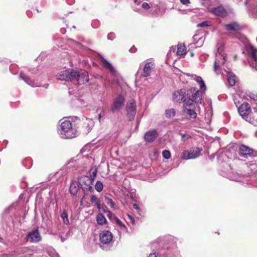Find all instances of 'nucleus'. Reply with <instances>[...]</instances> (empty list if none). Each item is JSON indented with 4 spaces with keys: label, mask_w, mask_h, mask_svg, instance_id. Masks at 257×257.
<instances>
[{
    "label": "nucleus",
    "mask_w": 257,
    "mask_h": 257,
    "mask_svg": "<svg viewBox=\"0 0 257 257\" xmlns=\"http://www.w3.org/2000/svg\"><path fill=\"white\" fill-rule=\"evenodd\" d=\"M145 162V164H143V165L144 166H145V167H146L145 165H147L148 166V164L150 165V162L146 161V162Z\"/></svg>",
    "instance_id": "nucleus-58"
},
{
    "label": "nucleus",
    "mask_w": 257,
    "mask_h": 257,
    "mask_svg": "<svg viewBox=\"0 0 257 257\" xmlns=\"http://www.w3.org/2000/svg\"><path fill=\"white\" fill-rule=\"evenodd\" d=\"M192 77L194 79L196 80L197 83L199 85L200 89L202 90V91H205L206 90V87L204 81L203 80L202 78L200 76H198L196 75H192Z\"/></svg>",
    "instance_id": "nucleus-29"
},
{
    "label": "nucleus",
    "mask_w": 257,
    "mask_h": 257,
    "mask_svg": "<svg viewBox=\"0 0 257 257\" xmlns=\"http://www.w3.org/2000/svg\"><path fill=\"white\" fill-rule=\"evenodd\" d=\"M79 160H93L94 159L93 158L92 154L90 153V150H87V147H84L82 148L80 153L77 155L76 158L73 161H78Z\"/></svg>",
    "instance_id": "nucleus-17"
},
{
    "label": "nucleus",
    "mask_w": 257,
    "mask_h": 257,
    "mask_svg": "<svg viewBox=\"0 0 257 257\" xmlns=\"http://www.w3.org/2000/svg\"><path fill=\"white\" fill-rule=\"evenodd\" d=\"M126 162L127 163V164L126 165L125 169L126 170H133L134 169L130 166V164L129 163H130L131 162ZM131 162L133 163V162Z\"/></svg>",
    "instance_id": "nucleus-53"
},
{
    "label": "nucleus",
    "mask_w": 257,
    "mask_h": 257,
    "mask_svg": "<svg viewBox=\"0 0 257 257\" xmlns=\"http://www.w3.org/2000/svg\"><path fill=\"white\" fill-rule=\"evenodd\" d=\"M114 219L115 220V222L116 224L120 227L122 225H123L122 222L119 220L118 218H117L116 216H114Z\"/></svg>",
    "instance_id": "nucleus-45"
},
{
    "label": "nucleus",
    "mask_w": 257,
    "mask_h": 257,
    "mask_svg": "<svg viewBox=\"0 0 257 257\" xmlns=\"http://www.w3.org/2000/svg\"><path fill=\"white\" fill-rule=\"evenodd\" d=\"M97 223L100 225H102L106 222V219L102 213H99L96 217Z\"/></svg>",
    "instance_id": "nucleus-31"
},
{
    "label": "nucleus",
    "mask_w": 257,
    "mask_h": 257,
    "mask_svg": "<svg viewBox=\"0 0 257 257\" xmlns=\"http://www.w3.org/2000/svg\"><path fill=\"white\" fill-rule=\"evenodd\" d=\"M130 52L131 53H135L137 51V49L135 47H133L130 49Z\"/></svg>",
    "instance_id": "nucleus-57"
},
{
    "label": "nucleus",
    "mask_w": 257,
    "mask_h": 257,
    "mask_svg": "<svg viewBox=\"0 0 257 257\" xmlns=\"http://www.w3.org/2000/svg\"><path fill=\"white\" fill-rule=\"evenodd\" d=\"M80 186L78 184V182H77L76 181H72L70 184L69 191L70 194L74 196H76V195L78 192V190Z\"/></svg>",
    "instance_id": "nucleus-27"
},
{
    "label": "nucleus",
    "mask_w": 257,
    "mask_h": 257,
    "mask_svg": "<svg viewBox=\"0 0 257 257\" xmlns=\"http://www.w3.org/2000/svg\"><path fill=\"white\" fill-rule=\"evenodd\" d=\"M109 195H108V194L104 195L105 201L111 208H114L115 203L112 201V199L109 198Z\"/></svg>",
    "instance_id": "nucleus-35"
},
{
    "label": "nucleus",
    "mask_w": 257,
    "mask_h": 257,
    "mask_svg": "<svg viewBox=\"0 0 257 257\" xmlns=\"http://www.w3.org/2000/svg\"><path fill=\"white\" fill-rule=\"evenodd\" d=\"M226 54L223 52V47L220 46L217 49L216 58L214 63L213 69L218 74L221 72V66H224L226 61Z\"/></svg>",
    "instance_id": "nucleus-7"
},
{
    "label": "nucleus",
    "mask_w": 257,
    "mask_h": 257,
    "mask_svg": "<svg viewBox=\"0 0 257 257\" xmlns=\"http://www.w3.org/2000/svg\"><path fill=\"white\" fill-rule=\"evenodd\" d=\"M78 184L81 189L86 194L88 191L93 192L94 189L92 186L93 180L87 175H83L78 178Z\"/></svg>",
    "instance_id": "nucleus-8"
},
{
    "label": "nucleus",
    "mask_w": 257,
    "mask_h": 257,
    "mask_svg": "<svg viewBox=\"0 0 257 257\" xmlns=\"http://www.w3.org/2000/svg\"><path fill=\"white\" fill-rule=\"evenodd\" d=\"M256 4L255 6V7H256L255 10H256V12H257V0H256Z\"/></svg>",
    "instance_id": "nucleus-61"
},
{
    "label": "nucleus",
    "mask_w": 257,
    "mask_h": 257,
    "mask_svg": "<svg viewBox=\"0 0 257 257\" xmlns=\"http://www.w3.org/2000/svg\"><path fill=\"white\" fill-rule=\"evenodd\" d=\"M17 66L14 65V64H12L10 66V70L12 72V73L13 74H16L17 73V71H14L13 70V68H15V67H16Z\"/></svg>",
    "instance_id": "nucleus-48"
},
{
    "label": "nucleus",
    "mask_w": 257,
    "mask_h": 257,
    "mask_svg": "<svg viewBox=\"0 0 257 257\" xmlns=\"http://www.w3.org/2000/svg\"><path fill=\"white\" fill-rule=\"evenodd\" d=\"M128 217L130 219L131 222L133 224H134L135 223V219H134V217L130 215H128Z\"/></svg>",
    "instance_id": "nucleus-56"
},
{
    "label": "nucleus",
    "mask_w": 257,
    "mask_h": 257,
    "mask_svg": "<svg viewBox=\"0 0 257 257\" xmlns=\"http://www.w3.org/2000/svg\"><path fill=\"white\" fill-rule=\"evenodd\" d=\"M120 228L121 230L123 232H127V228L125 226L124 224H123V225H121V226H120Z\"/></svg>",
    "instance_id": "nucleus-49"
},
{
    "label": "nucleus",
    "mask_w": 257,
    "mask_h": 257,
    "mask_svg": "<svg viewBox=\"0 0 257 257\" xmlns=\"http://www.w3.org/2000/svg\"><path fill=\"white\" fill-rule=\"evenodd\" d=\"M133 208L135 209H136L138 213H140V212L141 211V209H140L139 205L138 204L135 203V204H133Z\"/></svg>",
    "instance_id": "nucleus-50"
},
{
    "label": "nucleus",
    "mask_w": 257,
    "mask_h": 257,
    "mask_svg": "<svg viewBox=\"0 0 257 257\" xmlns=\"http://www.w3.org/2000/svg\"><path fill=\"white\" fill-rule=\"evenodd\" d=\"M251 111L252 110L250 108L249 104L247 102L243 103L238 108V112L239 115L246 121Z\"/></svg>",
    "instance_id": "nucleus-15"
},
{
    "label": "nucleus",
    "mask_w": 257,
    "mask_h": 257,
    "mask_svg": "<svg viewBox=\"0 0 257 257\" xmlns=\"http://www.w3.org/2000/svg\"><path fill=\"white\" fill-rule=\"evenodd\" d=\"M178 134L181 136V141L182 142H185L191 138V136L189 135V134H184L182 133V131L179 130L178 133Z\"/></svg>",
    "instance_id": "nucleus-32"
},
{
    "label": "nucleus",
    "mask_w": 257,
    "mask_h": 257,
    "mask_svg": "<svg viewBox=\"0 0 257 257\" xmlns=\"http://www.w3.org/2000/svg\"><path fill=\"white\" fill-rule=\"evenodd\" d=\"M48 84H45V87L46 88H47L48 87Z\"/></svg>",
    "instance_id": "nucleus-63"
},
{
    "label": "nucleus",
    "mask_w": 257,
    "mask_h": 257,
    "mask_svg": "<svg viewBox=\"0 0 257 257\" xmlns=\"http://www.w3.org/2000/svg\"><path fill=\"white\" fill-rule=\"evenodd\" d=\"M91 173L90 174L89 177L91 178L93 181L94 180V178L96 177L97 174V170L96 168L91 169Z\"/></svg>",
    "instance_id": "nucleus-41"
},
{
    "label": "nucleus",
    "mask_w": 257,
    "mask_h": 257,
    "mask_svg": "<svg viewBox=\"0 0 257 257\" xmlns=\"http://www.w3.org/2000/svg\"><path fill=\"white\" fill-rule=\"evenodd\" d=\"M165 116L167 118L173 117L175 116V114H176L175 109H174V108H171V109H167L165 111Z\"/></svg>",
    "instance_id": "nucleus-33"
},
{
    "label": "nucleus",
    "mask_w": 257,
    "mask_h": 257,
    "mask_svg": "<svg viewBox=\"0 0 257 257\" xmlns=\"http://www.w3.org/2000/svg\"><path fill=\"white\" fill-rule=\"evenodd\" d=\"M254 126H257V108H253L246 120Z\"/></svg>",
    "instance_id": "nucleus-24"
},
{
    "label": "nucleus",
    "mask_w": 257,
    "mask_h": 257,
    "mask_svg": "<svg viewBox=\"0 0 257 257\" xmlns=\"http://www.w3.org/2000/svg\"><path fill=\"white\" fill-rule=\"evenodd\" d=\"M107 213H108L107 216L110 219H112V217L114 218V216H115L114 215H113L112 213L109 210H108V212H107Z\"/></svg>",
    "instance_id": "nucleus-52"
},
{
    "label": "nucleus",
    "mask_w": 257,
    "mask_h": 257,
    "mask_svg": "<svg viewBox=\"0 0 257 257\" xmlns=\"http://www.w3.org/2000/svg\"><path fill=\"white\" fill-rule=\"evenodd\" d=\"M56 78L60 80L70 81L75 84L81 85L89 81L88 73L84 70L67 69L59 72Z\"/></svg>",
    "instance_id": "nucleus-2"
},
{
    "label": "nucleus",
    "mask_w": 257,
    "mask_h": 257,
    "mask_svg": "<svg viewBox=\"0 0 257 257\" xmlns=\"http://www.w3.org/2000/svg\"><path fill=\"white\" fill-rule=\"evenodd\" d=\"M225 28L227 31L238 32L241 29V27L237 22H231L225 25Z\"/></svg>",
    "instance_id": "nucleus-26"
},
{
    "label": "nucleus",
    "mask_w": 257,
    "mask_h": 257,
    "mask_svg": "<svg viewBox=\"0 0 257 257\" xmlns=\"http://www.w3.org/2000/svg\"><path fill=\"white\" fill-rule=\"evenodd\" d=\"M212 12L215 15L221 17H224L227 15V12L226 10L222 6L214 8L212 10Z\"/></svg>",
    "instance_id": "nucleus-25"
},
{
    "label": "nucleus",
    "mask_w": 257,
    "mask_h": 257,
    "mask_svg": "<svg viewBox=\"0 0 257 257\" xmlns=\"http://www.w3.org/2000/svg\"><path fill=\"white\" fill-rule=\"evenodd\" d=\"M155 68V64L152 62H149L146 63L144 66L142 76L146 77L150 76L152 73V70Z\"/></svg>",
    "instance_id": "nucleus-21"
},
{
    "label": "nucleus",
    "mask_w": 257,
    "mask_h": 257,
    "mask_svg": "<svg viewBox=\"0 0 257 257\" xmlns=\"http://www.w3.org/2000/svg\"><path fill=\"white\" fill-rule=\"evenodd\" d=\"M205 91L198 90L195 87H192L187 90V101L186 105L191 107L194 105V102L201 104L202 94Z\"/></svg>",
    "instance_id": "nucleus-6"
},
{
    "label": "nucleus",
    "mask_w": 257,
    "mask_h": 257,
    "mask_svg": "<svg viewBox=\"0 0 257 257\" xmlns=\"http://www.w3.org/2000/svg\"><path fill=\"white\" fill-rule=\"evenodd\" d=\"M173 100L175 102H182L184 105H186L185 101H187V90L183 88L175 91L173 94Z\"/></svg>",
    "instance_id": "nucleus-13"
},
{
    "label": "nucleus",
    "mask_w": 257,
    "mask_h": 257,
    "mask_svg": "<svg viewBox=\"0 0 257 257\" xmlns=\"http://www.w3.org/2000/svg\"><path fill=\"white\" fill-rule=\"evenodd\" d=\"M247 51L252 59L251 61L249 62L250 66L252 68H255L257 70V49L252 46L249 45L247 47Z\"/></svg>",
    "instance_id": "nucleus-16"
},
{
    "label": "nucleus",
    "mask_w": 257,
    "mask_h": 257,
    "mask_svg": "<svg viewBox=\"0 0 257 257\" xmlns=\"http://www.w3.org/2000/svg\"><path fill=\"white\" fill-rule=\"evenodd\" d=\"M25 163V162H22V165H23L24 166H25H25H26V165H25V163Z\"/></svg>",
    "instance_id": "nucleus-62"
},
{
    "label": "nucleus",
    "mask_w": 257,
    "mask_h": 257,
    "mask_svg": "<svg viewBox=\"0 0 257 257\" xmlns=\"http://www.w3.org/2000/svg\"><path fill=\"white\" fill-rule=\"evenodd\" d=\"M19 78L23 80L27 84L32 87L39 86L33 80H32L27 75L25 74L23 72H21L19 75Z\"/></svg>",
    "instance_id": "nucleus-22"
},
{
    "label": "nucleus",
    "mask_w": 257,
    "mask_h": 257,
    "mask_svg": "<svg viewBox=\"0 0 257 257\" xmlns=\"http://www.w3.org/2000/svg\"><path fill=\"white\" fill-rule=\"evenodd\" d=\"M61 32H62L63 34H64V33H65V30H64V29H62V30H61Z\"/></svg>",
    "instance_id": "nucleus-60"
},
{
    "label": "nucleus",
    "mask_w": 257,
    "mask_h": 257,
    "mask_svg": "<svg viewBox=\"0 0 257 257\" xmlns=\"http://www.w3.org/2000/svg\"><path fill=\"white\" fill-rule=\"evenodd\" d=\"M177 54L178 55H184L186 53V50L185 46H182L181 45L178 46Z\"/></svg>",
    "instance_id": "nucleus-36"
},
{
    "label": "nucleus",
    "mask_w": 257,
    "mask_h": 257,
    "mask_svg": "<svg viewBox=\"0 0 257 257\" xmlns=\"http://www.w3.org/2000/svg\"><path fill=\"white\" fill-rule=\"evenodd\" d=\"M239 154L241 157L246 159L257 157V151L243 144L239 146Z\"/></svg>",
    "instance_id": "nucleus-10"
},
{
    "label": "nucleus",
    "mask_w": 257,
    "mask_h": 257,
    "mask_svg": "<svg viewBox=\"0 0 257 257\" xmlns=\"http://www.w3.org/2000/svg\"><path fill=\"white\" fill-rule=\"evenodd\" d=\"M171 235L158 238L155 242L159 245V251L151 253L148 257H175L176 251V241Z\"/></svg>",
    "instance_id": "nucleus-1"
},
{
    "label": "nucleus",
    "mask_w": 257,
    "mask_h": 257,
    "mask_svg": "<svg viewBox=\"0 0 257 257\" xmlns=\"http://www.w3.org/2000/svg\"><path fill=\"white\" fill-rule=\"evenodd\" d=\"M255 136L257 137V131L255 133Z\"/></svg>",
    "instance_id": "nucleus-64"
},
{
    "label": "nucleus",
    "mask_w": 257,
    "mask_h": 257,
    "mask_svg": "<svg viewBox=\"0 0 257 257\" xmlns=\"http://www.w3.org/2000/svg\"><path fill=\"white\" fill-rule=\"evenodd\" d=\"M180 2L183 5H187L190 3L189 0H180Z\"/></svg>",
    "instance_id": "nucleus-54"
},
{
    "label": "nucleus",
    "mask_w": 257,
    "mask_h": 257,
    "mask_svg": "<svg viewBox=\"0 0 257 257\" xmlns=\"http://www.w3.org/2000/svg\"><path fill=\"white\" fill-rule=\"evenodd\" d=\"M100 61L102 63V66L107 69L110 73L113 75L116 73V70L112 64H110L107 60L105 59L103 57H100Z\"/></svg>",
    "instance_id": "nucleus-23"
},
{
    "label": "nucleus",
    "mask_w": 257,
    "mask_h": 257,
    "mask_svg": "<svg viewBox=\"0 0 257 257\" xmlns=\"http://www.w3.org/2000/svg\"><path fill=\"white\" fill-rule=\"evenodd\" d=\"M223 69H225L224 68ZM224 70L227 72V80L229 85L231 86H234L237 81L236 76L233 73Z\"/></svg>",
    "instance_id": "nucleus-28"
},
{
    "label": "nucleus",
    "mask_w": 257,
    "mask_h": 257,
    "mask_svg": "<svg viewBox=\"0 0 257 257\" xmlns=\"http://www.w3.org/2000/svg\"><path fill=\"white\" fill-rule=\"evenodd\" d=\"M61 217L62 218L64 224L67 225L69 223L68 213L65 210H63V211L61 213Z\"/></svg>",
    "instance_id": "nucleus-34"
},
{
    "label": "nucleus",
    "mask_w": 257,
    "mask_h": 257,
    "mask_svg": "<svg viewBox=\"0 0 257 257\" xmlns=\"http://www.w3.org/2000/svg\"><path fill=\"white\" fill-rule=\"evenodd\" d=\"M247 95L251 99L257 101V92H249Z\"/></svg>",
    "instance_id": "nucleus-39"
},
{
    "label": "nucleus",
    "mask_w": 257,
    "mask_h": 257,
    "mask_svg": "<svg viewBox=\"0 0 257 257\" xmlns=\"http://www.w3.org/2000/svg\"><path fill=\"white\" fill-rule=\"evenodd\" d=\"M127 196L129 198L134 201H136L137 197L135 189H131L127 193Z\"/></svg>",
    "instance_id": "nucleus-37"
},
{
    "label": "nucleus",
    "mask_w": 257,
    "mask_h": 257,
    "mask_svg": "<svg viewBox=\"0 0 257 257\" xmlns=\"http://www.w3.org/2000/svg\"><path fill=\"white\" fill-rule=\"evenodd\" d=\"M142 7L143 9H144L145 10H148L150 8L149 5L147 3H146V2H144L142 4Z\"/></svg>",
    "instance_id": "nucleus-47"
},
{
    "label": "nucleus",
    "mask_w": 257,
    "mask_h": 257,
    "mask_svg": "<svg viewBox=\"0 0 257 257\" xmlns=\"http://www.w3.org/2000/svg\"><path fill=\"white\" fill-rule=\"evenodd\" d=\"M76 127V124H73L70 120H63L58 128L60 137L64 139H69L77 137L78 135V131Z\"/></svg>",
    "instance_id": "nucleus-3"
},
{
    "label": "nucleus",
    "mask_w": 257,
    "mask_h": 257,
    "mask_svg": "<svg viewBox=\"0 0 257 257\" xmlns=\"http://www.w3.org/2000/svg\"><path fill=\"white\" fill-rule=\"evenodd\" d=\"M90 202L92 203H94L97 209L100 210V200L95 195H92L90 199Z\"/></svg>",
    "instance_id": "nucleus-30"
},
{
    "label": "nucleus",
    "mask_w": 257,
    "mask_h": 257,
    "mask_svg": "<svg viewBox=\"0 0 257 257\" xmlns=\"http://www.w3.org/2000/svg\"><path fill=\"white\" fill-rule=\"evenodd\" d=\"M103 188V186L102 183L100 181H97L95 185V190L98 192H100L102 191Z\"/></svg>",
    "instance_id": "nucleus-38"
},
{
    "label": "nucleus",
    "mask_w": 257,
    "mask_h": 257,
    "mask_svg": "<svg viewBox=\"0 0 257 257\" xmlns=\"http://www.w3.org/2000/svg\"><path fill=\"white\" fill-rule=\"evenodd\" d=\"M232 168L228 162H221L220 165V174L230 180L242 182L243 176L237 173L232 171Z\"/></svg>",
    "instance_id": "nucleus-4"
},
{
    "label": "nucleus",
    "mask_w": 257,
    "mask_h": 257,
    "mask_svg": "<svg viewBox=\"0 0 257 257\" xmlns=\"http://www.w3.org/2000/svg\"><path fill=\"white\" fill-rule=\"evenodd\" d=\"M162 155L165 159H169L171 157L170 152L168 150H164L162 152Z\"/></svg>",
    "instance_id": "nucleus-40"
},
{
    "label": "nucleus",
    "mask_w": 257,
    "mask_h": 257,
    "mask_svg": "<svg viewBox=\"0 0 257 257\" xmlns=\"http://www.w3.org/2000/svg\"><path fill=\"white\" fill-rule=\"evenodd\" d=\"M209 26V22L208 21H205L202 23L197 24V27H205Z\"/></svg>",
    "instance_id": "nucleus-42"
},
{
    "label": "nucleus",
    "mask_w": 257,
    "mask_h": 257,
    "mask_svg": "<svg viewBox=\"0 0 257 257\" xmlns=\"http://www.w3.org/2000/svg\"><path fill=\"white\" fill-rule=\"evenodd\" d=\"M25 238L27 242L31 243L39 242L42 239L38 229H33L31 231L28 232Z\"/></svg>",
    "instance_id": "nucleus-12"
},
{
    "label": "nucleus",
    "mask_w": 257,
    "mask_h": 257,
    "mask_svg": "<svg viewBox=\"0 0 257 257\" xmlns=\"http://www.w3.org/2000/svg\"><path fill=\"white\" fill-rule=\"evenodd\" d=\"M124 97L122 95L119 94L113 99L110 106V110L113 113L119 111L124 105Z\"/></svg>",
    "instance_id": "nucleus-11"
},
{
    "label": "nucleus",
    "mask_w": 257,
    "mask_h": 257,
    "mask_svg": "<svg viewBox=\"0 0 257 257\" xmlns=\"http://www.w3.org/2000/svg\"><path fill=\"white\" fill-rule=\"evenodd\" d=\"M99 111H100V113L98 115V119H99V120L100 121L101 117V115H104V110H103L102 108H100V109L98 108L97 110V112H98Z\"/></svg>",
    "instance_id": "nucleus-43"
},
{
    "label": "nucleus",
    "mask_w": 257,
    "mask_h": 257,
    "mask_svg": "<svg viewBox=\"0 0 257 257\" xmlns=\"http://www.w3.org/2000/svg\"><path fill=\"white\" fill-rule=\"evenodd\" d=\"M158 133L156 129L153 128L148 131L144 136V140L149 143H152L156 140Z\"/></svg>",
    "instance_id": "nucleus-19"
},
{
    "label": "nucleus",
    "mask_w": 257,
    "mask_h": 257,
    "mask_svg": "<svg viewBox=\"0 0 257 257\" xmlns=\"http://www.w3.org/2000/svg\"><path fill=\"white\" fill-rule=\"evenodd\" d=\"M74 119H76V120L79 121V118L77 116H75Z\"/></svg>",
    "instance_id": "nucleus-59"
},
{
    "label": "nucleus",
    "mask_w": 257,
    "mask_h": 257,
    "mask_svg": "<svg viewBox=\"0 0 257 257\" xmlns=\"http://www.w3.org/2000/svg\"><path fill=\"white\" fill-rule=\"evenodd\" d=\"M202 152L201 148L192 147L183 151L181 154V158L183 160L194 159L200 156Z\"/></svg>",
    "instance_id": "nucleus-9"
},
{
    "label": "nucleus",
    "mask_w": 257,
    "mask_h": 257,
    "mask_svg": "<svg viewBox=\"0 0 257 257\" xmlns=\"http://www.w3.org/2000/svg\"><path fill=\"white\" fill-rule=\"evenodd\" d=\"M178 162H159V163L156 162V164L154 165L153 171L150 170V171L153 174L156 173V175L162 176L168 173L172 168H176L179 166Z\"/></svg>",
    "instance_id": "nucleus-5"
},
{
    "label": "nucleus",
    "mask_w": 257,
    "mask_h": 257,
    "mask_svg": "<svg viewBox=\"0 0 257 257\" xmlns=\"http://www.w3.org/2000/svg\"><path fill=\"white\" fill-rule=\"evenodd\" d=\"M115 38L114 34L112 32L109 33L107 35V39L109 40H113Z\"/></svg>",
    "instance_id": "nucleus-44"
},
{
    "label": "nucleus",
    "mask_w": 257,
    "mask_h": 257,
    "mask_svg": "<svg viewBox=\"0 0 257 257\" xmlns=\"http://www.w3.org/2000/svg\"><path fill=\"white\" fill-rule=\"evenodd\" d=\"M99 212H102L104 213H107L108 212V209L106 207H103L100 205V210H98Z\"/></svg>",
    "instance_id": "nucleus-46"
},
{
    "label": "nucleus",
    "mask_w": 257,
    "mask_h": 257,
    "mask_svg": "<svg viewBox=\"0 0 257 257\" xmlns=\"http://www.w3.org/2000/svg\"><path fill=\"white\" fill-rule=\"evenodd\" d=\"M56 174V173L50 174L48 177V180L50 181L52 179V177H53Z\"/></svg>",
    "instance_id": "nucleus-55"
},
{
    "label": "nucleus",
    "mask_w": 257,
    "mask_h": 257,
    "mask_svg": "<svg viewBox=\"0 0 257 257\" xmlns=\"http://www.w3.org/2000/svg\"><path fill=\"white\" fill-rule=\"evenodd\" d=\"M126 109L128 120L130 121L133 120L136 114V104L135 99H132L127 102Z\"/></svg>",
    "instance_id": "nucleus-14"
},
{
    "label": "nucleus",
    "mask_w": 257,
    "mask_h": 257,
    "mask_svg": "<svg viewBox=\"0 0 257 257\" xmlns=\"http://www.w3.org/2000/svg\"><path fill=\"white\" fill-rule=\"evenodd\" d=\"M112 234L108 230H104L100 233L99 240L103 245L101 247L104 248L103 245L109 243L112 239Z\"/></svg>",
    "instance_id": "nucleus-18"
},
{
    "label": "nucleus",
    "mask_w": 257,
    "mask_h": 257,
    "mask_svg": "<svg viewBox=\"0 0 257 257\" xmlns=\"http://www.w3.org/2000/svg\"><path fill=\"white\" fill-rule=\"evenodd\" d=\"M157 179V176L149 177L147 179V181L149 182H152Z\"/></svg>",
    "instance_id": "nucleus-51"
},
{
    "label": "nucleus",
    "mask_w": 257,
    "mask_h": 257,
    "mask_svg": "<svg viewBox=\"0 0 257 257\" xmlns=\"http://www.w3.org/2000/svg\"><path fill=\"white\" fill-rule=\"evenodd\" d=\"M193 106L184 105L183 113L188 119L195 118L197 116V113L193 108Z\"/></svg>",
    "instance_id": "nucleus-20"
}]
</instances>
